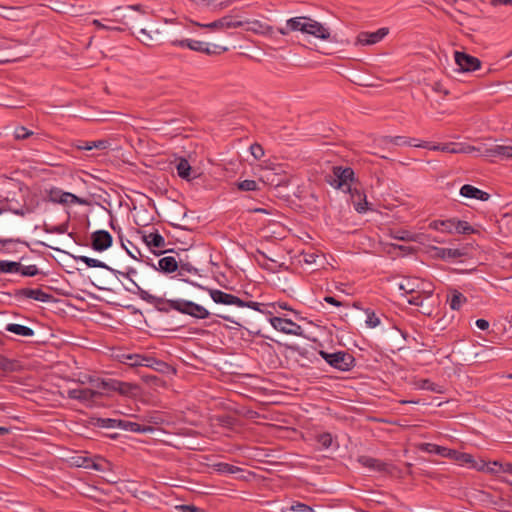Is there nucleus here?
<instances>
[{
  "instance_id": "f257e3e1",
  "label": "nucleus",
  "mask_w": 512,
  "mask_h": 512,
  "mask_svg": "<svg viewBox=\"0 0 512 512\" xmlns=\"http://www.w3.org/2000/svg\"><path fill=\"white\" fill-rule=\"evenodd\" d=\"M137 9H138V6H129L125 10L118 7L113 11L114 18H105L104 19L108 23H117L119 25L104 24L98 19H94L92 21V24L95 25L99 29H106V30H110V31L122 32L126 29V27L129 26V24H132L134 26H139L140 15L136 13Z\"/></svg>"
},
{
  "instance_id": "f03ea898",
  "label": "nucleus",
  "mask_w": 512,
  "mask_h": 512,
  "mask_svg": "<svg viewBox=\"0 0 512 512\" xmlns=\"http://www.w3.org/2000/svg\"><path fill=\"white\" fill-rule=\"evenodd\" d=\"M325 180L336 189L351 192V183L354 181V171L350 167L333 166L332 173L327 174Z\"/></svg>"
},
{
  "instance_id": "7ed1b4c3",
  "label": "nucleus",
  "mask_w": 512,
  "mask_h": 512,
  "mask_svg": "<svg viewBox=\"0 0 512 512\" xmlns=\"http://www.w3.org/2000/svg\"><path fill=\"white\" fill-rule=\"evenodd\" d=\"M209 294L212 300L217 304L224 305H236L238 307H248L255 311L263 313L264 311L261 309L262 304L255 301H244L239 297L223 292L218 289H209Z\"/></svg>"
},
{
  "instance_id": "20e7f679",
  "label": "nucleus",
  "mask_w": 512,
  "mask_h": 512,
  "mask_svg": "<svg viewBox=\"0 0 512 512\" xmlns=\"http://www.w3.org/2000/svg\"><path fill=\"white\" fill-rule=\"evenodd\" d=\"M320 356L333 368L340 371H350L355 366V358L346 351H338L328 353L323 350L319 351Z\"/></svg>"
},
{
  "instance_id": "39448f33",
  "label": "nucleus",
  "mask_w": 512,
  "mask_h": 512,
  "mask_svg": "<svg viewBox=\"0 0 512 512\" xmlns=\"http://www.w3.org/2000/svg\"><path fill=\"white\" fill-rule=\"evenodd\" d=\"M167 304L173 310L187 314L197 319H206L210 312L203 306L187 300H167Z\"/></svg>"
},
{
  "instance_id": "423d86ee",
  "label": "nucleus",
  "mask_w": 512,
  "mask_h": 512,
  "mask_svg": "<svg viewBox=\"0 0 512 512\" xmlns=\"http://www.w3.org/2000/svg\"><path fill=\"white\" fill-rule=\"evenodd\" d=\"M172 44L182 47L186 46L193 51L205 53L208 55L212 53H222L228 50L227 47H221L219 45H214V49H211L208 43L192 39L175 40L172 42Z\"/></svg>"
},
{
  "instance_id": "0eeeda50",
  "label": "nucleus",
  "mask_w": 512,
  "mask_h": 512,
  "mask_svg": "<svg viewBox=\"0 0 512 512\" xmlns=\"http://www.w3.org/2000/svg\"><path fill=\"white\" fill-rule=\"evenodd\" d=\"M397 288L405 294H414L416 292L425 293L426 298H430L433 290L426 289L425 283L418 278L405 277L403 280L396 284Z\"/></svg>"
},
{
  "instance_id": "6e6552de",
  "label": "nucleus",
  "mask_w": 512,
  "mask_h": 512,
  "mask_svg": "<svg viewBox=\"0 0 512 512\" xmlns=\"http://www.w3.org/2000/svg\"><path fill=\"white\" fill-rule=\"evenodd\" d=\"M48 197L49 201L58 204H87V200L82 199L70 192H64L59 188H51L48 192Z\"/></svg>"
},
{
  "instance_id": "1a4fd4ad",
  "label": "nucleus",
  "mask_w": 512,
  "mask_h": 512,
  "mask_svg": "<svg viewBox=\"0 0 512 512\" xmlns=\"http://www.w3.org/2000/svg\"><path fill=\"white\" fill-rule=\"evenodd\" d=\"M454 58L461 72H473L481 67V61L477 57L465 52L456 51Z\"/></svg>"
},
{
  "instance_id": "9d476101",
  "label": "nucleus",
  "mask_w": 512,
  "mask_h": 512,
  "mask_svg": "<svg viewBox=\"0 0 512 512\" xmlns=\"http://www.w3.org/2000/svg\"><path fill=\"white\" fill-rule=\"evenodd\" d=\"M102 395V390L96 388L95 383L93 384V388H77L69 389L67 391L68 398L79 400L81 402L93 401L95 398L100 397Z\"/></svg>"
},
{
  "instance_id": "9b49d317",
  "label": "nucleus",
  "mask_w": 512,
  "mask_h": 512,
  "mask_svg": "<svg viewBox=\"0 0 512 512\" xmlns=\"http://www.w3.org/2000/svg\"><path fill=\"white\" fill-rule=\"evenodd\" d=\"M270 323L276 330L285 334L300 336L303 332L302 327L290 319L272 317Z\"/></svg>"
},
{
  "instance_id": "f8f14e48",
  "label": "nucleus",
  "mask_w": 512,
  "mask_h": 512,
  "mask_svg": "<svg viewBox=\"0 0 512 512\" xmlns=\"http://www.w3.org/2000/svg\"><path fill=\"white\" fill-rule=\"evenodd\" d=\"M309 18L310 17L307 16H298L290 18L286 21L285 27H279L277 31L283 36H286L291 32H301L305 34Z\"/></svg>"
},
{
  "instance_id": "ddd939ff",
  "label": "nucleus",
  "mask_w": 512,
  "mask_h": 512,
  "mask_svg": "<svg viewBox=\"0 0 512 512\" xmlns=\"http://www.w3.org/2000/svg\"><path fill=\"white\" fill-rule=\"evenodd\" d=\"M194 24L201 28H207L210 30H226V29L242 27L244 25V22L243 21H235L232 19L231 16H224L220 19H217V20L207 23V24H201L198 22H194Z\"/></svg>"
},
{
  "instance_id": "4468645a",
  "label": "nucleus",
  "mask_w": 512,
  "mask_h": 512,
  "mask_svg": "<svg viewBox=\"0 0 512 512\" xmlns=\"http://www.w3.org/2000/svg\"><path fill=\"white\" fill-rule=\"evenodd\" d=\"M389 33L388 28H380L375 32H360L356 38L355 45H373L380 42Z\"/></svg>"
},
{
  "instance_id": "2eb2a0df",
  "label": "nucleus",
  "mask_w": 512,
  "mask_h": 512,
  "mask_svg": "<svg viewBox=\"0 0 512 512\" xmlns=\"http://www.w3.org/2000/svg\"><path fill=\"white\" fill-rule=\"evenodd\" d=\"M17 299H33L40 302H50L53 296L41 289L21 288L15 291Z\"/></svg>"
},
{
  "instance_id": "dca6fc26",
  "label": "nucleus",
  "mask_w": 512,
  "mask_h": 512,
  "mask_svg": "<svg viewBox=\"0 0 512 512\" xmlns=\"http://www.w3.org/2000/svg\"><path fill=\"white\" fill-rule=\"evenodd\" d=\"M91 246L96 251H105L112 245L113 238L108 231L98 230L91 235Z\"/></svg>"
},
{
  "instance_id": "f3484780",
  "label": "nucleus",
  "mask_w": 512,
  "mask_h": 512,
  "mask_svg": "<svg viewBox=\"0 0 512 512\" xmlns=\"http://www.w3.org/2000/svg\"><path fill=\"white\" fill-rule=\"evenodd\" d=\"M307 25V30H305V34L311 35L317 39H321L327 41L331 37L330 29L325 27L322 23L309 18Z\"/></svg>"
},
{
  "instance_id": "a211bd4d",
  "label": "nucleus",
  "mask_w": 512,
  "mask_h": 512,
  "mask_svg": "<svg viewBox=\"0 0 512 512\" xmlns=\"http://www.w3.org/2000/svg\"><path fill=\"white\" fill-rule=\"evenodd\" d=\"M358 462L365 468H368L372 471H378V472H390L389 467L390 465L388 463L382 462L379 459L362 455L358 457Z\"/></svg>"
},
{
  "instance_id": "6ab92c4d",
  "label": "nucleus",
  "mask_w": 512,
  "mask_h": 512,
  "mask_svg": "<svg viewBox=\"0 0 512 512\" xmlns=\"http://www.w3.org/2000/svg\"><path fill=\"white\" fill-rule=\"evenodd\" d=\"M460 195L466 198H474L480 201H487L490 194L469 184H465L460 189Z\"/></svg>"
},
{
  "instance_id": "aec40b11",
  "label": "nucleus",
  "mask_w": 512,
  "mask_h": 512,
  "mask_svg": "<svg viewBox=\"0 0 512 512\" xmlns=\"http://www.w3.org/2000/svg\"><path fill=\"white\" fill-rule=\"evenodd\" d=\"M485 155L489 157H500L512 159V145H494L485 149Z\"/></svg>"
},
{
  "instance_id": "412c9836",
  "label": "nucleus",
  "mask_w": 512,
  "mask_h": 512,
  "mask_svg": "<svg viewBox=\"0 0 512 512\" xmlns=\"http://www.w3.org/2000/svg\"><path fill=\"white\" fill-rule=\"evenodd\" d=\"M415 147H421V148H426V149L433 150V151H442V152L453 153V154L461 152V150L457 149L455 147V144H453V143L431 144L429 142H421V143L415 144Z\"/></svg>"
},
{
  "instance_id": "4be33fe9",
  "label": "nucleus",
  "mask_w": 512,
  "mask_h": 512,
  "mask_svg": "<svg viewBox=\"0 0 512 512\" xmlns=\"http://www.w3.org/2000/svg\"><path fill=\"white\" fill-rule=\"evenodd\" d=\"M72 464L76 467H83L86 469H93L96 471H102L104 469L100 463L85 456L73 457Z\"/></svg>"
},
{
  "instance_id": "5701e85b",
  "label": "nucleus",
  "mask_w": 512,
  "mask_h": 512,
  "mask_svg": "<svg viewBox=\"0 0 512 512\" xmlns=\"http://www.w3.org/2000/svg\"><path fill=\"white\" fill-rule=\"evenodd\" d=\"M351 200L355 210L359 213H364L367 211L368 202L366 200V195L359 192L356 188L352 189L351 192Z\"/></svg>"
},
{
  "instance_id": "b1692460",
  "label": "nucleus",
  "mask_w": 512,
  "mask_h": 512,
  "mask_svg": "<svg viewBox=\"0 0 512 512\" xmlns=\"http://www.w3.org/2000/svg\"><path fill=\"white\" fill-rule=\"evenodd\" d=\"M146 358L147 355L141 354H121L119 356L120 362L130 367H144Z\"/></svg>"
},
{
  "instance_id": "393cba45",
  "label": "nucleus",
  "mask_w": 512,
  "mask_h": 512,
  "mask_svg": "<svg viewBox=\"0 0 512 512\" xmlns=\"http://www.w3.org/2000/svg\"><path fill=\"white\" fill-rule=\"evenodd\" d=\"M421 449L423 451H426L428 453H435V454H438V455H441L443 457H447V458H450L451 459V456H455V450L453 449H449V448H446V447H442V446H439V445H436V444H432V443H425L422 445Z\"/></svg>"
},
{
  "instance_id": "a878e982",
  "label": "nucleus",
  "mask_w": 512,
  "mask_h": 512,
  "mask_svg": "<svg viewBox=\"0 0 512 512\" xmlns=\"http://www.w3.org/2000/svg\"><path fill=\"white\" fill-rule=\"evenodd\" d=\"M127 384L123 383V382H119V381H104V380H101V381H96L95 382V387L98 388V389H101L102 391H106V390H114V391H119L120 393H126V390L123 389V387H126Z\"/></svg>"
},
{
  "instance_id": "bb28decb",
  "label": "nucleus",
  "mask_w": 512,
  "mask_h": 512,
  "mask_svg": "<svg viewBox=\"0 0 512 512\" xmlns=\"http://www.w3.org/2000/svg\"><path fill=\"white\" fill-rule=\"evenodd\" d=\"M143 240L149 248L162 249L165 247V239L158 232L150 233L143 236Z\"/></svg>"
},
{
  "instance_id": "cd10ccee",
  "label": "nucleus",
  "mask_w": 512,
  "mask_h": 512,
  "mask_svg": "<svg viewBox=\"0 0 512 512\" xmlns=\"http://www.w3.org/2000/svg\"><path fill=\"white\" fill-rule=\"evenodd\" d=\"M159 270L165 273H172L178 270V262L173 256H166L158 262Z\"/></svg>"
},
{
  "instance_id": "c85d7f7f",
  "label": "nucleus",
  "mask_w": 512,
  "mask_h": 512,
  "mask_svg": "<svg viewBox=\"0 0 512 512\" xmlns=\"http://www.w3.org/2000/svg\"><path fill=\"white\" fill-rule=\"evenodd\" d=\"M144 362V367L152 368L161 373H165L170 369V366L166 362L157 360L150 355H147V358L144 360Z\"/></svg>"
},
{
  "instance_id": "c756f323",
  "label": "nucleus",
  "mask_w": 512,
  "mask_h": 512,
  "mask_svg": "<svg viewBox=\"0 0 512 512\" xmlns=\"http://www.w3.org/2000/svg\"><path fill=\"white\" fill-rule=\"evenodd\" d=\"M436 255L442 259H456L464 256L466 253L461 249L453 248H435Z\"/></svg>"
},
{
  "instance_id": "7c9ffc66",
  "label": "nucleus",
  "mask_w": 512,
  "mask_h": 512,
  "mask_svg": "<svg viewBox=\"0 0 512 512\" xmlns=\"http://www.w3.org/2000/svg\"><path fill=\"white\" fill-rule=\"evenodd\" d=\"M118 428L125 430V431H131V432H138L143 433L151 430V427H144L136 422H131L127 420H121L118 421Z\"/></svg>"
},
{
  "instance_id": "2f4dec72",
  "label": "nucleus",
  "mask_w": 512,
  "mask_h": 512,
  "mask_svg": "<svg viewBox=\"0 0 512 512\" xmlns=\"http://www.w3.org/2000/svg\"><path fill=\"white\" fill-rule=\"evenodd\" d=\"M178 176L182 179L190 181L193 177H191L192 168L189 162L185 158H180L176 165Z\"/></svg>"
},
{
  "instance_id": "473e14b6",
  "label": "nucleus",
  "mask_w": 512,
  "mask_h": 512,
  "mask_svg": "<svg viewBox=\"0 0 512 512\" xmlns=\"http://www.w3.org/2000/svg\"><path fill=\"white\" fill-rule=\"evenodd\" d=\"M6 331L23 337H31L34 335V331L30 327L15 323L8 324L6 326Z\"/></svg>"
},
{
  "instance_id": "72a5a7b5",
  "label": "nucleus",
  "mask_w": 512,
  "mask_h": 512,
  "mask_svg": "<svg viewBox=\"0 0 512 512\" xmlns=\"http://www.w3.org/2000/svg\"><path fill=\"white\" fill-rule=\"evenodd\" d=\"M382 143L384 144H394V145H398V146H401V145H410V146H414L415 147V144L414 143V139H409V138H406V137H403V136H384L382 139H381Z\"/></svg>"
},
{
  "instance_id": "f704fd0d",
  "label": "nucleus",
  "mask_w": 512,
  "mask_h": 512,
  "mask_svg": "<svg viewBox=\"0 0 512 512\" xmlns=\"http://www.w3.org/2000/svg\"><path fill=\"white\" fill-rule=\"evenodd\" d=\"M21 264L15 261L0 260L1 273H20Z\"/></svg>"
},
{
  "instance_id": "c9c22d12",
  "label": "nucleus",
  "mask_w": 512,
  "mask_h": 512,
  "mask_svg": "<svg viewBox=\"0 0 512 512\" xmlns=\"http://www.w3.org/2000/svg\"><path fill=\"white\" fill-rule=\"evenodd\" d=\"M454 220L455 219L433 221L430 224V227L435 230H439L442 232L446 231V232L451 233L453 231Z\"/></svg>"
},
{
  "instance_id": "e433bc0d",
  "label": "nucleus",
  "mask_w": 512,
  "mask_h": 512,
  "mask_svg": "<svg viewBox=\"0 0 512 512\" xmlns=\"http://www.w3.org/2000/svg\"><path fill=\"white\" fill-rule=\"evenodd\" d=\"M75 259L77 261H81V262L85 263L90 268H103V269L110 270V267L108 265H106L104 262H102L98 259L90 258L87 256H77V257H75Z\"/></svg>"
},
{
  "instance_id": "4c0bfd02",
  "label": "nucleus",
  "mask_w": 512,
  "mask_h": 512,
  "mask_svg": "<svg viewBox=\"0 0 512 512\" xmlns=\"http://www.w3.org/2000/svg\"><path fill=\"white\" fill-rule=\"evenodd\" d=\"M252 24H253V27L250 28L249 30H251L255 33H260V34H264V35H272L274 32V28L272 26L262 23L259 20L253 21Z\"/></svg>"
},
{
  "instance_id": "58836bf2",
  "label": "nucleus",
  "mask_w": 512,
  "mask_h": 512,
  "mask_svg": "<svg viewBox=\"0 0 512 512\" xmlns=\"http://www.w3.org/2000/svg\"><path fill=\"white\" fill-rule=\"evenodd\" d=\"M9 210L12 213L16 214V215L25 216L27 214H30V213L34 212L35 206H33V205L19 206L17 204L10 203L9 204Z\"/></svg>"
},
{
  "instance_id": "ea45409f",
  "label": "nucleus",
  "mask_w": 512,
  "mask_h": 512,
  "mask_svg": "<svg viewBox=\"0 0 512 512\" xmlns=\"http://www.w3.org/2000/svg\"><path fill=\"white\" fill-rule=\"evenodd\" d=\"M466 301L467 299L462 293L454 290L450 298V308L452 310H459Z\"/></svg>"
},
{
  "instance_id": "a19ab883",
  "label": "nucleus",
  "mask_w": 512,
  "mask_h": 512,
  "mask_svg": "<svg viewBox=\"0 0 512 512\" xmlns=\"http://www.w3.org/2000/svg\"><path fill=\"white\" fill-rule=\"evenodd\" d=\"M21 8L16 7H6L0 5V16L9 19V20H16L19 18V11Z\"/></svg>"
},
{
  "instance_id": "79ce46f5",
  "label": "nucleus",
  "mask_w": 512,
  "mask_h": 512,
  "mask_svg": "<svg viewBox=\"0 0 512 512\" xmlns=\"http://www.w3.org/2000/svg\"><path fill=\"white\" fill-rule=\"evenodd\" d=\"M132 285L139 291V295L144 301L150 304H159L164 301L163 299L153 296L147 291L142 290L135 281H132Z\"/></svg>"
},
{
  "instance_id": "37998d69",
  "label": "nucleus",
  "mask_w": 512,
  "mask_h": 512,
  "mask_svg": "<svg viewBox=\"0 0 512 512\" xmlns=\"http://www.w3.org/2000/svg\"><path fill=\"white\" fill-rule=\"evenodd\" d=\"M419 388L421 389H424V390H429V391H432V392H435V393H444V387L441 386V385H438L432 381H430L429 379H423L419 382Z\"/></svg>"
},
{
  "instance_id": "c03bdc74",
  "label": "nucleus",
  "mask_w": 512,
  "mask_h": 512,
  "mask_svg": "<svg viewBox=\"0 0 512 512\" xmlns=\"http://www.w3.org/2000/svg\"><path fill=\"white\" fill-rule=\"evenodd\" d=\"M214 467L216 471L223 474H235L242 471L241 468L224 462L214 464Z\"/></svg>"
},
{
  "instance_id": "a18cd8bd",
  "label": "nucleus",
  "mask_w": 512,
  "mask_h": 512,
  "mask_svg": "<svg viewBox=\"0 0 512 512\" xmlns=\"http://www.w3.org/2000/svg\"><path fill=\"white\" fill-rule=\"evenodd\" d=\"M453 230L460 234H470L474 232V228L467 221L461 220H454Z\"/></svg>"
},
{
  "instance_id": "49530a36",
  "label": "nucleus",
  "mask_w": 512,
  "mask_h": 512,
  "mask_svg": "<svg viewBox=\"0 0 512 512\" xmlns=\"http://www.w3.org/2000/svg\"><path fill=\"white\" fill-rule=\"evenodd\" d=\"M111 142L107 139L89 141V151L92 149L106 150L110 148Z\"/></svg>"
},
{
  "instance_id": "de8ad7c7",
  "label": "nucleus",
  "mask_w": 512,
  "mask_h": 512,
  "mask_svg": "<svg viewBox=\"0 0 512 512\" xmlns=\"http://www.w3.org/2000/svg\"><path fill=\"white\" fill-rule=\"evenodd\" d=\"M198 270L190 263L180 262L178 265V275L184 277L187 273L197 274Z\"/></svg>"
},
{
  "instance_id": "09e8293b",
  "label": "nucleus",
  "mask_w": 512,
  "mask_h": 512,
  "mask_svg": "<svg viewBox=\"0 0 512 512\" xmlns=\"http://www.w3.org/2000/svg\"><path fill=\"white\" fill-rule=\"evenodd\" d=\"M455 456H451V459H454L462 464H472L474 462L472 455L468 453H462L455 450Z\"/></svg>"
},
{
  "instance_id": "8fccbe9b",
  "label": "nucleus",
  "mask_w": 512,
  "mask_h": 512,
  "mask_svg": "<svg viewBox=\"0 0 512 512\" xmlns=\"http://www.w3.org/2000/svg\"><path fill=\"white\" fill-rule=\"evenodd\" d=\"M33 135V132L24 126L16 127L14 131V137L17 140H24Z\"/></svg>"
},
{
  "instance_id": "3c124183",
  "label": "nucleus",
  "mask_w": 512,
  "mask_h": 512,
  "mask_svg": "<svg viewBox=\"0 0 512 512\" xmlns=\"http://www.w3.org/2000/svg\"><path fill=\"white\" fill-rule=\"evenodd\" d=\"M238 189L242 191H255L258 189V185L254 180H244L237 184Z\"/></svg>"
},
{
  "instance_id": "603ef678",
  "label": "nucleus",
  "mask_w": 512,
  "mask_h": 512,
  "mask_svg": "<svg viewBox=\"0 0 512 512\" xmlns=\"http://www.w3.org/2000/svg\"><path fill=\"white\" fill-rule=\"evenodd\" d=\"M138 39L147 46H150L151 43L153 42V36L146 29L139 30Z\"/></svg>"
},
{
  "instance_id": "864d4df0",
  "label": "nucleus",
  "mask_w": 512,
  "mask_h": 512,
  "mask_svg": "<svg viewBox=\"0 0 512 512\" xmlns=\"http://www.w3.org/2000/svg\"><path fill=\"white\" fill-rule=\"evenodd\" d=\"M118 421L119 419L100 418L98 425L102 428H118Z\"/></svg>"
},
{
  "instance_id": "5fc2aeb1",
  "label": "nucleus",
  "mask_w": 512,
  "mask_h": 512,
  "mask_svg": "<svg viewBox=\"0 0 512 512\" xmlns=\"http://www.w3.org/2000/svg\"><path fill=\"white\" fill-rule=\"evenodd\" d=\"M20 273L23 276L33 277L39 273V269L37 268L36 265H28V266L21 265Z\"/></svg>"
},
{
  "instance_id": "6e6d98bb",
  "label": "nucleus",
  "mask_w": 512,
  "mask_h": 512,
  "mask_svg": "<svg viewBox=\"0 0 512 512\" xmlns=\"http://www.w3.org/2000/svg\"><path fill=\"white\" fill-rule=\"evenodd\" d=\"M317 441L324 448H329L332 444V436L330 433H322L318 435Z\"/></svg>"
},
{
  "instance_id": "4d7b16f0",
  "label": "nucleus",
  "mask_w": 512,
  "mask_h": 512,
  "mask_svg": "<svg viewBox=\"0 0 512 512\" xmlns=\"http://www.w3.org/2000/svg\"><path fill=\"white\" fill-rule=\"evenodd\" d=\"M252 156L259 160L264 156V149L259 143H254L250 146Z\"/></svg>"
},
{
  "instance_id": "13d9d810",
  "label": "nucleus",
  "mask_w": 512,
  "mask_h": 512,
  "mask_svg": "<svg viewBox=\"0 0 512 512\" xmlns=\"http://www.w3.org/2000/svg\"><path fill=\"white\" fill-rule=\"evenodd\" d=\"M416 293L417 295L411 296V298L408 299V303L415 306H423L424 299H427L425 293Z\"/></svg>"
},
{
  "instance_id": "bf43d9fd",
  "label": "nucleus",
  "mask_w": 512,
  "mask_h": 512,
  "mask_svg": "<svg viewBox=\"0 0 512 512\" xmlns=\"http://www.w3.org/2000/svg\"><path fill=\"white\" fill-rule=\"evenodd\" d=\"M175 510L177 512H204L202 509L191 504L177 505L175 506Z\"/></svg>"
},
{
  "instance_id": "052dcab7",
  "label": "nucleus",
  "mask_w": 512,
  "mask_h": 512,
  "mask_svg": "<svg viewBox=\"0 0 512 512\" xmlns=\"http://www.w3.org/2000/svg\"><path fill=\"white\" fill-rule=\"evenodd\" d=\"M366 324L370 328H375L380 324L379 317L374 312H367Z\"/></svg>"
},
{
  "instance_id": "680f3d73",
  "label": "nucleus",
  "mask_w": 512,
  "mask_h": 512,
  "mask_svg": "<svg viewBox=\"0 0 512 512\" xmlns=\"http://www.w3.org/2000/svg\"><path fill=\"white\" fill-rule=\"evenodd\" d=\"M292 511H297V512H310L312 511V508L304 503H296L294 505L291 506L290 508Z\"/></svg>"
},
{
  "instance_id": "e2e57ef3",
  "label": "nucleus",
  "mask_w": 512,
  "mask_h": 512,
  "mask_svg": "<svg viewBox=\"0 0 512 512\" xmlns=\"http://www.w3.org/2000/svg\"><path fill=\"white\" fill-rule=\"evenodd\" d=\"M11 367L12 363L7 358L0 355V370L7 371L10 370Z\"/></svg>"
},
{
  "instance_id": "0e129e2a",
  "label": "nucleus",
  "mask_w": 512,
  "mask_h": 512,
  "mask_svg": "<svg viewBox=\"0 0 512 512\" xmlns=\"http://www.w3.org/2000/svg\"><path fill=\"white\" fill-rule=\"evenodd\" d=\"M233 2H234V0H224L219 3H216L214 5V11L223 10V9L229 7Z\"/></svg>"
},
{
  "instance_id": "69168bd1",
  "label": "nucleus",
  "mask_w": 512,
  "mask_h": 512,
  "mask_svg": "<svg viewBox=\"0 0 512 512\" xmlns=\"http://www.w3.org/2000/svg\"><path fill=\"white\" fill-rule=\"evenodd\" d=\"M316 258H318V255L315 253H308L304 255V262L308 264H313L316 262Z\"/></svg>"
},
{
  "instance_id": "338daca9",
  "label": "nucleus",
  "mask_w": 512,
  "mask_h": 512,
  "mask_svg": "<svg viewBox=\"0 0 512 512\" xmlns=\"http://www.w3.org/2000/svg\"><path fill=\"white\" fill-rule=\"evenodd\" d=\"M75 147H76L78 150H87V151H89V141H82V140H78V141L75 143Z\"/></svg>"
},
{
  "instance_id": "774afa93",
  "label": "nucleus",
  "mask_w": 512,
  "mask_h": 512,
  "mask_svg": "<svg viewBox=\"0 0 512 512\" xmlns=\"http://www.w3.org/2000/svg\"><path fill=\"white\" fill-rule=\"evenodd\" d=\"M476 326L481 330H487L489 328V322L485 319L476 320Z\"/></svg>"
}]
</instances>
